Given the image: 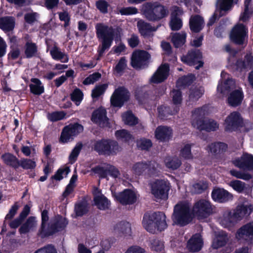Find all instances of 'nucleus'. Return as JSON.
Returning a JSON list of instances; mask_svg holds the SVG:
<instances>
[{
    "label": "nucleus",
    "instance_id": "f257e3e1",
    "mask_svg": "<svg viewBox=\"0 0 253 253\" xmlns=\"http://www.w3.org/2000/svg\"><path fill=\"white\" fill-rule=\"evenodd\" d=\"M95 30L96 36L101 42L98 48V52L99 56H101L104 51L111 46L116 30L111 26L101 23L96 24Z\"/></svg>",
    "mask_w": 253,
    "mask_h": 253
},
{
    "label": "nucleus",
    "instance_id": "f03ea898",
    "mask_svg": "<svg viewBox=\"0 0 253 253\" xmlns=\"http://www.w3.org/2000/svg\"><path fill=\"white\" fill-rule=\"evenodd\" d=\"M142 225L147 231L152 233H155L156 230L162 231L167 227L166 216L161 212L146 213Z\"/></svg>",
    "mask_w": 253,
    "mask_h": 253
},
{
    "label": "nucleus",
    "instance_id": "7ed1b4c3",
    "mask_svg": "<svg viewBox=\"0 0 253 253\" xmlns=\"http://www.w3.org/2000/svg\"><path fill=\"white\" fill-rule=\"evenodd\" d=\"M141 12L148 20L156 21L166 17L168 9L157 2H146L141 6Z\"/></svg>",
    "mask_w": 253,
    "mask_h": 253
},
{
    "label": "nucleus",
    "instance_id": "20e7f679",
    "mask_svg": "<svg viewBox=\"0 0 253 253\" xmlns=\"http://www.w3.org/2000/svg\"><path fill=\"white\" fill-rule=\"evenodd\" d=\"M192 218L190 206L188 203L179 202L174 207L171 216L173 224L183 226L189 224Z\"/></svg>",
    "mask_w": 253,
    "mask_h": 253
},
{
    "label": "nucleus",
    "instance_id": "39448f33",
    "mask_svg": "<svg viewBox=\"0 0 253 253\" xmlns=\"http://www.w3.org/2000/svg\"><path fill=\"white\" fill-rule=\"evenodd\" d=\"M93 146L94 150L100 155H115L121 151V147L117 142L109 139L96 141Z\"/></svg>",
    "mask_w": 253,
    "mask_h": 253
},
{
    "label": "nucleus",
    "instance_id": "423d86ee",
    "mask_svg": "<svg viewBox=\"0 0 253 253\" xmlns=\"http://www.w3.org/2000/svg\"><path fill=\"white\" fill-rule=\"evenodd\" d=\"M151 192L157 199L167 198L170 189L169 183L163 179H158L150 184Z\"/></svg>",
    "mask_w": 253,
    "mask_h": 253
},
{
    "label": "nucleus",
    "instance_id": "0eeeda50",
    "mask_svg": "<svg viewBox=\"0 0 253 253\" xmlns=\"http://www.w3.org/2000/svg\"><path fill=\"white\" fill-rule=\"evenodd\" d=\"M212 207L209 201L201 199L196 202L192 209L193 214L201 220L207 218L212 212Z\"/></svg>",
    "mask_w": 253,
    "mask_h": 253
},
{
    "label": "nucleus",
    "instance_id": "6e6552de",
    "mask_svg": "<svg viewBox=\"0 0 253 253\" xmlns=\"http://www.w3.org/2000/svg\"><path fill=\"white\" fill-rule=\"evenodd\" d=\"M248 33V29L246 26L243 24H237L231 31V41L238 44H243L247 39Z\"/></svg>",
    "mask_w": 253,
    "mask_h": 253
},
{
    "label": "nucleus",
    "instance_id": "1a4fd4ad",
    "mask_svg": "<svg viewBox=\"0 0 253 253\" xmlns=\"http://www.w3.org/2000/svg\"><path fill=\"white\" fill-rule=\"evenodd\" d=\"M115 200L123 205L132 204L136 201L137 194L134 190L126 189L119 193H112Z\"/></svg>",
    "mask_w": 253,
    "mask_h": 253
},
{
    "label": "nucleus",
    "instance_id": "9d476101",
    "mask_svg": "<svg viewBox=\"0 0 253 253\" xmlns=\"http://www.w3.org/2000/svg\"><path fill=\"white\" fill-rule=\"evenodd\" d=\"M205 112L202 108H197L192 112V125L199 130L213 129L212 127L205 126L206 119L204 118Z\"/></svg>",
    "mask_w": 253,
    "mask_h": 253
},
{
    "label": "nucleus",
    "instance_id": "9b49d317",
    "mask_svg": "<svg viewBox=\"0 0 253 253\" xmlns=\"http://www.w3.org/2000/svg\"><path fill=\"white\" fill-rule=\"evenodd\" d=\"M83 130V127L78 124H71L65 126L62 130L60 141L66 143Z\"/></svg>",
    "mask_w": 253,
    "mask_h": 253
},
{
    "label": "nucleus",
    "instance_id": "f8f14e48",
    "mask_svg": "<svg viewBox=\"0 0 253 253\" xmlns=\"http://www.w3.org/2000/svg\"><path fill=\"white\" fill-rule=\"evenodd\" d=\"M129 97L127 90L122 87L116 89L111 98V104L115 107H121Z\"/></svg>",
    "mask_w": 253,
    "mask_h": 253
},
{
    "label": "nucleus",
    "instance_id": "ddd939ff",
    "mask_svg": "<svg viewBox=\"0 0 253 253\" xmlns=\"http://www.w3.org/2000/svg\"><path fill=\"white\" fill-rule=\"evenodd\" d=\"M158 165L153 163L139 162L134 164L132 167L133 172L138 175L147 171L148 174L155 175L158 172Z\"/></svg>",
    "mask_w": 253,
    "mask_h": 253
},
{
    "label": "nucleus",
    "instance_id": "4468645a",
    "mask_svg": "<svg viewBox=\"0 0 253 253\" xmlns=\"http://www.w3.org/2000/svg\"><path fill=\"white\" fill-rule=\"evenodd\" d=\"M150 57L148 52L145 51L137 50L134 51L131 57V64L135 69H140L146 64V61Z\"/></svg>",
    "mask_w": 253,
    "mask_h": 253
},
{
    "label": "nucleus",
    "instance_id": "2eb2a0df",
    "mask_svg": "<svg viewBox=\"0 0 253 253\" xmlns=\"http://www.w3.org/2000/svg\"><path fill=\"white\" fill-rule=\"evenodd\" d=\"M202 54L199 50H195L189 52L186 56L181 57V60L186 64L195 66L196 69H199L203 66V63L201 61Z\"/></svg>",
    "mask_w": 253,
    "mask_h": 253
},
{
    "label": "nucleus",
    "instance_id": "dca6fc26",
    "mask_svg": "<svg viewBox=\"0 0 253 253\" xmlns=\"http://www.w3.org/2000/svg\"><path fill=\"white\" fill-rule=\"evenodd\" d=\"M236 237L237 239L253 242V222L245 224L237 231Z\"/></svg>",
    "mask_w": 253,
    "mask_h": 253
},
{
    "label": "nucleus",
    "instance_id": "f3484780",
    "mask_svg": "<svg viewBox=\"0 0 253 253\" xmlns=\"http://www.w3.org/2000/svg\"><path fill=\"white\" fill-rule=\"evenodd\" d=\"M183 14L181 8L176 6H173L171 9V20L169 26L173 31H177L180 29L182 26V22L180 16Z\"/></svg>",
    "mask_w": 253,
    "mask_h": 253
},
{
    "label": "nucleus",
    "instance_id": "a211bd4d",
    "mask_svg": "<svg viewBox=\"0 0 253 253\" xmlns=\"http://www.w3.org/2000/svg\"><path fill=\"white\" fill-rule=\"evenodd\" d=\"M67 224L68 222L65 217L60 215L56 216L51 220L48 225V231L50 234H53L62 230Z\"/></svg>",
    "mask_w": 253,
    "mask_h": 253
},
{
    "label": "nucleus",
    "instance_id": "6ab92c4d",
    "mask_svg": "<svg viewBox=\"0 0 253 253\" xmlns=\"http://www.w3.org/2000/svg\"><path fill=\"white\" fill-rule=\"evenodd\" d=\"M169 74V66L167 64H162L150 79V82L154 84H158L165 81Z\"/></svg>",
    "mask_w": 253,
    "mask_h": 253
},
{
    "label": "nucleus",
    "instance_id": "aec40b11",
    "mask_svg": "<svg viewBox=\"0 0 253 253\" xmlns=\"http://www.w3.org/2000/svg\"><path fill=\"white\" fill-rule=\"evenodd\" d=\"M240 114L237 112L231 113L225 119L224 126L227 130H232L236 128L241 122Z\"/></svg>",
    "mask_w": 253,
    "mask_h": 253
},
{
    "label": "nucleus",
    "instance_id": "412c9836",
    "mask_svg": "<svg viewBox=\"0 0 253 253\" xmlns=\"http://www.w3.org/2000/svg\"><path fill=\"white\" fill-rule=\"evenodd\" d=\"M91 120L101 127L107 126L108 119L106 116V111L103 108H99L94 111Z\"/></svg>",
    "mask_w": 253,
    "mask_h": 253
},
{
    "label": "nucleus",
    "instance_id": "4be33fe9",
    "mask_svg": "<svg viewBox=\"0 0 253 253\" xmlns=\"http://www.w3.org/2000/svg\"><path fill=\"white\" fill-rule=\"evenodd\" d=\"M233 163L236 167L241 169H253V156L245 154L240 159L235 160Z\"/></svg>",
    "mask_w": 253,
    "mask_h": 253
},
{
    "label": "nucleus",
    "instance_id": "5701e85b",
    "mask_svg": "<svg viewBox=\"0 0 253 253\" xmlns=\"http://www.w3.org/2000/svg\"><path fill=\"white\" fill-rule=\"evenodd\" d=\"M244 98V94L240 88L231 92L227 98V103L231 106L236 107L240 105Z\"/></svg>",
    "mask_w": 253,
    "mask_h": 253
},
{
    "label": "nucleus",
    "instance_id": "b1692460",
    "mask_svg": "<svg viewBox=\"0 0 253 253\" xmlns=\"http://www.w3.org/2000/svg\"><path fill=\"white\" fill-rule=\"evenodd\" d=\"M172 130L166 126H158L155 131V137L160 141H167L171 137Z\"/></svg>",
    "mask_w": 253,
    "mask_h": 253
},
{
    "label": "nucleus",
    "instance_id": "393cba45",
    "mask_svg": "<svg viewBox=\"0 0 253 253\" xmlns=\"http://www.w3.org/2000/svg\"><path fill=\"white\" fill-rule=\"evenodd\" d=\"M252 206L251 205H242L238 206L232 212L235 219L238 222L245 216L248 215L252 211Z\"/></svg>",
    "mask_w": 253,
    "mask_h": 253
},
{
    "label": "nucleus",
    "instance_id": "a878e982",
    "mask_svg": "<svg viewBox=\"0 0 253 253\" xmlns=\"http://www.w3.org/2000/svg\"><path fill=\"white\" fill-rule=\"evenodd\" d=\"M211 196L212 199L218 202H225L230 200L232 195L223 189H216L212 191Z\"/></svg>",
    "mask_w": 253,
    "mask_h": 253
},
{
    "label": "nucleus",
    "instance_id": "bb28decb",
    "mask_svg": "<svg viewBox=\"0 0 253 253\" xmlns=\"http://www.w3.org/2000/svg\"><path fill=\"white\" fill-rule=\"evenodd\" d=\"M190 30L194 32H199L204 26L203 18L199 15L192 16L189 20Z\"/></svg>",
    "mask_w": 253,
    "mask_h": 253
},
{
    "label": "nucleus",
    "instance_id": "cd10ccee",
    "mask_svg": "<svg viewBox=\"0 0 253 253\" xmlns=\"http://www.w3.org/2000/svg\"><path fill=\"white\" fill-rule=\"evenodd\" d=\"M203 245V240L199 234L193 236L187 243V248L191 252H195L200 251Z\"/></svg>",
    "mask_w": 253,
    "mask_h": 253
},
{
    "label": "nucleus",
    "instance_id": "c85d7f7f",
    "mask_svg": "<svg viewBox=\"0 0 253 253\" xmlns=\"http://www.w3.org/2000/svg\"><path fill=\"white\" fill-rule=\"evenodd\" d=\"M228 241V238L226 233L223 231H220L217 233L213 239L212 247L214 249H217L225 246Z\"/></svg>",
    "mask_w": 253,
    "mask_h": 253
},
{
    "label": "nucleus",
    "instance_id": "c756f323",
    "mask_svg": "<svg viewBox=\"0 0 253 253\" xmlns=\"http://www.w3.org/2000/svg\"><path fill=\"white\" fill-rule=\"evenodd\" d=\"M237 222V221L232 214V212L231 211H225L222 216L219 219L220 224L225 228L232 227Z\"/></svg>",
    "mask_w": 253,
    "mask_h": 253
},
{
    "label": "nucleus",
    "instance_id": "7c9ffc66",
    "mask_svg": "<svg viewBox=\"0 0 253 253\" xmlns=\"http://www.w3.org/2000/svg\"><path fill=\"white\" fill-rule=\"evenodd\" d=\"M115 232L120 236H130L131 233L130 224L126 222H120L114 227Z\"/></svg>",
    "mask_w": 253,
    "mask_h": 253
},
{
    "label": "nucleus",
    "instance_id": "2f4dec72",
    "mask_svg": "<svg viewBox=\"0 0 253 253\" xmlns=\"http://www.w3.org/2000/svg\"><path fill=\"white\" fill-rule=\"evenodd\" d=\"M236 84L232 79H227L223 83L221 82L217 86V91L222 94H226L235 89Z\"/></svg>",
    "mask_w": 253,
    "mask_h": 253
},
{
    "label": "nucleus",
    "instance_id": "473e14b6",
    "mask_svg": "<svg viewBox=\"0 0 253 253\" xmlns=\"http://www.w3.org/2000/svg\"><path fill=\"white\" fill-rule=\"evenodd\" d=\"M149 246L151 250L157 253H163L165 249L164 242L156 238H150L149 241Z\"/></svg>",
    "mask_w": 253,
    "mask_h": 253
},
{
    "label": "nucleus",
    "instance_id": "72a5a7b5",
    "mask_svg": "<svg viewBox=\"0 0 253 253\" xmlns=\"http://www.w3.org/2000/svg\"><path fill=\"white\" fill-rule=\"evenodd\" d=\"M50 54L54 60H60L62 62L67 63L69 60L68 55L62 52L60 49L56 46L53 47L50 50Z\"/></svg>",
    "mask_w": 253,
    "mask_h": 253
},
{
    "label": "nucleus",
    "instance_id": "f704fd0d",
    "mask_svg": "<svg viewBox=\"0 0 253 253\" xmlns=\"http://www.w3.org/2000/svg\"><path fill=\"white\" fill-rule=\"evenodd\" d=\"M37 224L35 217L31 216L28 218L25 223L22 225L19 229V231L20 234H26L36 227Z\"/></svg>",
    "mask_w": 253,
    "mask_h": 253
},
{
    "label": "nucleus",
    "instance_id": "c9c22d12",
    "mask_svg": "<svg viewBox=\"0 0 253 253\" xmlns=\"http://www.w3.org/2000/svg\"><path fill=\"white\" fill-rule=\"evenodd\" d=\"M137 27L141 35L144 37L147 36L151 32L155 31L157 30V28L152 27L150 24L142 20L138 21Z\"/></svg>",
    "mask_w": 253,
    "mask_h": 253
},
{
    "label": "nucleus",
    "instance_id": "e433bc0d",
    "mask_svg": "<svg viewBox=\"0 0 253 253\" xmlns=\"http://www.w3.org/2000/svg\"><path fill=\"white\" fill-rule=\"evenodd\" d=\"M1 159L7 165L15 169H17L19 167V161L12 154L10 153L4 154L1 156Z\"/></svg>",
    "mask_w": 253,
    "mask_h": 253
},
{
    "label": "nucleus",
    "instance_id": "4c0bfd02",
    "mask_svg": "<svg viewBox=\"0 0 253 253\" xmlns=\"http://www.w3.org/2000/svg\"><path fill=\"white\" fill-rule=\"evenodd\" d=\"M186 38V33L182 31L180 33L172 34L171 35V41L175 47H178L185 43Z\"/></svg>",
    "mask_w": 253,
    "mask_h": 253
},
{
    "label": "nucleus",
    "instance_id": "58836bf2",
    "mask_svg": "<svg viewBox=\"0 0 253 253\" xmlns=\"http://www.w3.org/2000/svg\"><path fill=\"white\" fill-rule=\"evenodd\" d=\"M233 5V0H217L216 9L224 14L231 9Z\"/></svg>",
    "mask_w": 253,
    "mask_h": 253
},
{
    "label": "nucleus",
    "instance_id": "ea45409f",
    "mask_svg": "<svg viewBox=\"0 0 253 253\" xmlns=\"http://www.w3.org/2000/svg\"><path fill=\"white\" fill-rule=\"evenodd\" d=\"M164 162L166 167L171 169H176L181 165V161L176 156L167 157Z\"/></svg>",
    "mask_w": 253,
    "mask_h": 253
},
{
    "label": "nucleus",
    "instance_id": "a19ab883",
    "mask_svg": "<svg viewBox=\"0 0 253 253\" xmlns=\"http://www.w3.org/2000/svg\"><path fill=\"white\" fill-rule=\"evenodd\" d=\"M32 84H30L31 91L37 95H40L44 92V87L41 82L38 79H31Z\"/></svg>",
    "mask_w": 253,
    "mask_h": 253
},
{
    "label": "nucleus",
    "instance_id": "79ce46f5",
    "mask_svg": "<svg viewBox=\"0 0 253 253\" xmlns=\"http://www.w3.org/2000/svg\"><path fill=\"white\" fill-rule=\"evenodd\" d=\"M253 65V57L251 54H247L245 57L244 61H237L236 64L237 69L242 70L243 69H251Z\"/></svg>",
    "mask_w": 253,
    "mask_h": 253
},
{
    "label": "nucleus",
    "instance_id": "37998d69",
    "mask_svg": "<svg viewBox=\"0 0 253 253\" xmlns=\"http://www.w3.org/2000/svg\"><path fill=\"white\" fill-rule=\"evenodd\" d=\"M14 26V19L12 17H5L0 19V28L4 31L12 30Z\"/></svg>",
    "mask_w": 253,
    "mask_h": 253
},
{
    "label": "nucleus",
    "instance_id": "c03bdc74",
    "mask_svg": "<svg viewBox=\"0 0 253 253\" xmlns=\"http://www.w3.org/2000/svg\"><path fill=\"white\" fill-rule=\"evenodd\" d=\"M95 205L98 209L104 210L108 209L110 206V202L104 195L96 197L94 198Z\"/></svg>",
    "mask_w": 253,
    "mask_h": 253
},
{
    "label": "nucleus",
    "instance_id": "a18cd8bd",
    "mask_svg": "<svg viewBox=\"0 0 253 253\" xmlns=\"http://www.w3.org/2000/svg\"><path fill=\"white\" fill-rule=\"evenodd\" d=\"M122 119L125 124L129 126H133L138 123L137 119L130 111H127L123 114Z\"/></svg>",
    "mask_w": 253,
    "mask_h": 253
},
{
    "label": "nucleus",
    "instance_id": "49530a36",
    "mask_svg": "<svg viewBox=\"0 0 253 253\" xmlns=\"http://www.w3.org/2000/svg\"><path fill=\"white\" fill-rule=\"evenodd\" d=\"M209 148L211 152L217 154L225 152L227 148V146L224 143L217 142L211 144Z\"/></svg>",
    "mask_w": 253,
    "mask_h": 253
},
{
    "label": "nucleus",
    "instance_id": "de8ad7c7",
    "mask_svg": "<svg viewBox=\"0 0 253 253\" xmlns=\"http://www.w3.org/2000/svg\"><path fill=\"white\" fill-rule=\"evenodd\" d=\"M229 185L239 193L245 191L248 188L247 185L245 182L237 180L230 181Z\"/></svg>",
    "mask_w": 253,
    "mask_h": 253
},
{
    "label": "nucleus",
    "instance_id": "09e8293b",
    "mask_svg": "<svg viewBox=\"0 0 253 253\" xmlns=\"http://www.w3.org/2000/svg\"><path fill=\"white\" fill-rule=\"evenodd\" d=\"M108 164H103L101 166H97L92 169V170L96 173L99 174L101 178H105L108 175L109 169Z\"/></svg>",
    "mask_w": 253,
    "mask_h": 253
},
{
    "label": "nucleus",
    "instance_id": "8fccbe9b",
    "mask_svg": "<svg viewBox=\"0 0 253 253\" xmlns=\"http://www.w3.org/2000/svg\"><path fill=\"white\" fill-rule=\"evenodd\" d=\"M37 51L35 43L28 41L25 45V53L27 57L30 58L34 56Z\"/></svg>",
    "mask_w": 253,
    "mask_h": 253
},
{
    "label": "nucleus",
    "instance_id": "3c124183",
    "mask_svg": "<svg viewBox=\"0 0 253 253\" xmlns=\"http://www.w3.org/2000/svg\"><path fill=\"white\" fill-rule=\"evenodd\" d=\"M78 176L77 174H74L72 176L69 184L67 186L63 196L65 198L70 194L75 187V183L77 180Z\"/></svg>",
    "mask_w": 253,
    "mask_h": 253
},
{
    "label": "nucleus",
    "instance_id": "603ef678",
    "mask_svg": "<svg viewBox=\"0 0 253 253\" xmlns=\"http://www.w3.org/2000/svg\"><path fill=\"white\" fill-rule=\"evenodd\" d=\"M19 166L26 169H34L36 167V163L33 160L23 158L19 161Z\"/></svg>",
    "mask_w": 253,
    "mask_h": 253
},
{
    "label": "nucleus",
    "instance_id": "864d4df0",
    "mask_svg": "<svg viewBox=\"0 0 253 253\" xmlns=\"http://www.w3.org/2000/svg\"><path fill=\"white\" fill-rule=\"evenodd\" d=\"M117 138L123 141H128L132 138V135L126 130H118L115 133Z\"/></svg>",
    "mask_w": 253,
    "mask_h": 253
},
{
    "label": "nucleus",
    "instance_id": "5fc2aeb1",
    "mask_svg": "<svg viewBox=\"0 0 253 253\" xmlns=\"http://www.w3.org/2000/svg\"><path fill=\"white\" fill-rule=\"evenodd\" d=\"M208 187V184L204 181H198L193 185L192 190L195 193H201Z\"/></svg>",
    "mask_w": 253,
    "mask_h": 253
},
{
    "label": "nucleus",
    "instance_id": "6e6d98bb",
    "mask_svg": "<svg viewBox=\"0 0 253 253\" xmlns=\"http://www.w3.org/2000/svg\"><path fill=\"white\" fill-rule=\"evenodd\" d=\"M204 89L202 87H195L190 90L189 98L193 100H196L204 94Z\"/></svg>",
    "mask_w": 253,
    "mask_h": 253
},
{
    "label": "nucleus",
    "instance_id": "4d7b16f0",
    "mask_svg": "<svg viewBox=\"0 0 253 253\" xmlns=\"http://www.w3.org/2000/svg\"><path fill=\"white\" fill-rule=\"evenodd\" d=\"M75 211L77 216L83 215L88 211L87 204L84 202L77 204L75 208Z\"/></svg>",
    "mask_w": 253,
    "mask_h": 253
},
{
    "label": "nucleus",
    "instance_id": "13d9d810",
    "mask_svg": "<svg viewBox=\"0 0 253 253\" xmlns=\"http://www.w3.org/2000/svg\"><path fill=\"white\" fill-rule=\"evenodd\" d=\"M191 146L192 144H191L187 143L184 144L180 151V155L182 157L187 159H190L193 158L191 152Z\"/></svg>",
    "mask_w": 253,
    "mask_h": 253
},
{
    "label": "nucleus",
    "instance_id": "bf43d9fd",
    "mask_svg": "<svg viewBox=\"0 0 253 253\" xmlns=\"http://www.w3.org/2000/svg\"><path fill=\"white\" fill-rule=\"evenodd\" d=\"M244 11L241 13L240 17V20L243 22H246L250 18L253 13V10L251 5H244Z\"/></svg>",
    "mask_w": 253,
    "mask_h": 253
},
{
    "label": "nucleus",
    "instance_id": "052dcab7",
    "mask_svg": "<svg viewBox=\"0 0 253 253\" xmlns=\"http://www.w3.org/2000/svg\"><path fill=\"white\" fill-rule=\"evenodd\" d=\"M71 96L72 100L75 102L77 105H79L80 104L83 98V93L78 88L74 89Z\"/></svg>",
    "mask_w": 253,
    "mask_h": 253
},
{
    "label": "nucleus",
    "instance_id": "680f3d73",
    "mask_svg": "<svg viewBox=\"0 0 253 253\" xmlns=\"http://www.w3.org/2000/svg\"><path fill=\"white\" fill-rule=\"evenodd\" d=\"M136 144L137 146L142 150H148L152 145L151 141L145 138H141L137 140Z\"/></svg>",
    "mask_w": 253,
    "mask_h": 253
},
{
    "label": "nucleus",
    "instance_id": "e2e57ef3",
    "mask_svg": "<svg viewBox=\"0 0 253 253\" xmlns=\"http://www.w3.org/2000/svg\"><path fill=\"white\" fill-rule=\"evenodd\" d=\"M82 148V144L81 143H78L74 147L69 157V161L71 163H73L76 160Z\"/></svg>",
    "mask_w": 253,
    "mask_h": 253
},
{
    "label": "nucleus",
    "instance_id": "0e129e2a",
    "mask_svg": "<svg viewBox=\"0 0 253 253\" xmlns=\"http://www.w3.org/2000/svg\"><path fill=\"white\" fill-rule=\"evenodd\" d=\"M107 87V85L105 84L96 86L92 91V97L93 98L98 97L104 93Z\"/></svg>",
    "mask_w": 253,
    "mask_h": 253
},
{
    "label": "nucleus",
    "instance_id": "69168bd1",
    "mask_svg": "<svg viewBox=\"0 0 253 253\" xmlns=\"http://www.w3.org/2000/svg\"><path fill=\"white\" fill-rule=\"evenodd\" d=\"M126 67V61L125 57H122L119 61L115 68V71L117 74H122Z\"/></svg>",
    "mask_w": 253,
    "mask_h": 253
},
{
    "label": "nucleus",
    "instance_id": "338daca9",
    "mask_svg": "<svg viewBox=\"0 0 253 253\" xmlns=\"http://www.w3.org/2000/svg\"><path fill=\"white\" fill-rule=\"evenodd\" d=\"M96 6L97 9L103 13L108 12V3L104 0H99L96 2Z\"/></svg>",
    "mask_w": 253,
    "mask_h": 253
},
{
    "label": "nucleus",
    "instance_id": "774afa93",
    "mask_svg": "<svg viewBox=\"0 0 253 253\" xmlns=\"http://www.w3.org/2000/svg\"><path fill=\"white\" fill-rule=\"evenodd\" d=\"M34 253H58V252L54 246L47 245L38 249Z\"/></svg>",
    "mask_w": 253,
    "mask_h": 253
}]
</instances>
